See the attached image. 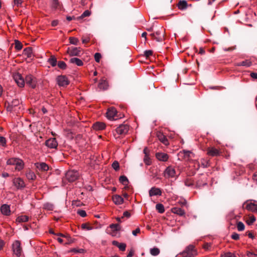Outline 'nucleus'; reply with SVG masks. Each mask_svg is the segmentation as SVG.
<instances>
[{
  "instance_id": "obj_41",
  "label": "nucleus",
  "mask_w": 257,
  "mask_h": 257,
  "mask_svg": "<svg viewBox=\"0 0 257 257\" xmlns=\"http://www.w3.org/2000/svg\"><path fill=\"white\" fill-rule=\"evenodd\" d=\"M60 6V3L58 0H52V7L53 9H56L58 8Z\"/></svg>"
},
{
  "instance_id": "obj_36",
  "label": "nucleus",
  "mask_w": 257,
  "mask_h": 257,
  "mask_svg": "<svg viewBox=\"0 0 257 257\" xmlns=\"http://www.w3.org/2000/svg\"><path fill=\"white\" fill-rule=\"evenodd\" d=\"M160 253V250L157 247H154L153 248H151L150 249V253L154 256H156L158 255Z\"/></svg>"
},
{
  "instance_id": "obj_28",
  "label": "nucleus",
  "mask_w": 257,
  "mask_h": 257,
  "mask_svg": "<svg viewBox=\"0 0 257 257\" xmlns=\"http://www.w3.org/2000/svg\"><path fill=\"white\" fill-rule=\"evenodd\" d=\"M251 64H252V63L250 61H249L248 60H245L241 62L236 63V65L237 66H245V67H248L250 66L251 65Z\"/></svg>"
},
{
  "instance_id": "obj_14",
  "label": "nucleus",
  "mask_w": 257,
  "mask_h": 257,
  "mask_svg": "<svg viewBox=\"0 0 257 257\" xmlns=\"http://www.w3.org/2000/svg\"><path fill=\"white\" fill-rule=\"evenodd\" d=\"M150 35L158 42H162L163 40L164 34L160 31H157L155 33L151 34Z\"/></svg>"
},
{
  "instance_id": "obj_25",
  "label": "nucleus",
  "mask_w": 257,
  "mask_h": 257,
  "mask_svg": "<svg viewBox=\"0 0 257 257\" xmlns=\"http://www.w3.org/2000/svg\"><path fill=\"white\" fill-rule=\"evenodd\" d=\"M69 62L72 64H75L78 66H82L83 63L81 60L78 58H72L70 59Z\"/></svg>"
},
{
  "instance_id": "obj_61",
  "label": "nucleus",
  "mask_w": 257,
  "mask_h": 257,
  "mask_svg": "<svg viewBox=\"0 0 257 257\" xmlns=\"http://www.w3.org/2000/svg\"><path fill=\"white\" fill-rule=\"evenodd\" d=\"M130 216L131 214L128 211H126L123 212L122 218H123V217H126L128 218L130 217Z\"/></svg>"
},
{
  "instance_id": "obj_13",
  "label": "nucleus",
  "mask_w": 257,
  "mask_h": 257,
  "mask_svg": "<svg viewBox=\"0 0 257 257\" xmlns=\"http://www.w3.org/2000/svg\"><path fill=\"white\" fill-rule=\"evenodd\" d=\"M116 110L114 107H111L108 109L106 112V117L109 119H117V118H115L116 115Z\"/></svg>"
},
{
  "instance_id": "obj_39",
  "label": "nucleus",
  "mask_w": 257,
  "mask_h": 257,
  "mask_svg": "<svg viewBox=\"0 0 257 257\" xmlns=\"http://www.w3.org/2000/svg\"><path fill=\"white\" fill-rule=\"evenodd\" d=\"M69 40L70 43L73 45H77L79 42L78 39L75 37H70Z\"/></svg>"
},
{
  "instance_id": "obj_64",
  "label": "nucleus",
  "mask_w": 257,
  "mask_h": 257,
  "mask_svg": "<svg viewBox=\"0 0 257 257\" xmlns=\"http://www.w3.org/2000/svg\"><path fill=\"white\" fill-rule=\"evenodd\" d=\"M247 256L248 257H257V254L253 253L252 252H249L247 253Z\"/></svg>"
},
{
  "instance_id": "obj_4",
  "label": "nucleus",
  "mask_w": 257,
  "mask_h": 257,
  "mask_svg": "<svg viewBox=\"0 0 257 257\" xmlns=\"http://www.w3.org/2000/svg\"><path fill=\"white\" fill-rule=\"evenodd\" d=\"M67 180L69 182H74L79 177V173L77 171L69 170L65 174Z\"/></svg>"
},
{
  "instance_id": "obj_29",
  "label": "nucleus",
  "mask_w": 257,
  "mask_h": 257,
  "mask_svg": "<svg viewBox=\"0 0 257 257\" xmlns=\"http://www.w3.org/2000/svg\"><path fill=\"white\" fill-rule=\"evenodd\" d=\"M16 169L20 171L24 167V163L21 159H18L16 163Z\"/></svg>"
},
{
  "instance_id": "obj_26",
  "label": "nucleus",
  "mask_w": 257,
  "mask_h": 257,
  "mask_svg": "<svg viewBox=\"0 0 257 257\" xmlns=\"http://www.w3.org/2000/svg\"><path fill=\"white\" fill-rule=\"evenodd\" d=\"M178 9L181 10H184L187 8V2L185 0H181L178 4Z\"/></svg>"
},
{
  "instance_id": "obj_43",
  "label": "nucleus",
  "mask_w": 257,
  "mask_h": 257,
  "mask_svg": "<svg viewBox=\"0 0 257 257\" xmlns=\"http://www.w3.org/2000/svg\"><path fill=\"white\" fill-rule=\"evenodd\" d=\"M109 227L114 231H118L120 228L118 224H112L110 225Z\"/></svg>"
},
{
  "instance_id": "obj_8",
  "label": "nucleus",
  "mask_w": 257,
  "mask_h": 257,
  "mask_svg": "<svg viewBox=\"0 0 257 257\" xmlns=\"http://www.w3.org/2000/svg\"><path fill=\"white\" fill-rule=\"evenodd\" d=\"M13 183L17 189H21L25 187L24 181L20 178H14L13 180Z\"/></svg>"
},
{
  "instance_id": "obj_51",
  "label": "nucleus",
  "mask_w": 257,
  "mask_h": 257,
  "mask_svg": "<svg viewBox=\"0 0 257 257\" xmlns=\"http://www.w3.org/2000/svg\"><path fill=\"white\" fill-rule=\"evenodd\" d=\"M77 214L82 217H84L86 216V213L85 211L83 210H78L77 211Z\"/></svg>"
},
{
  "instance_id": "obj_35",
  "label": "nucleus",
  "mask_w": 257,
  "mask_h": 257,
  "mask_svg": "<svg viewBox=\"0 0 257 257\" xmlns=\"http://www.w3.org/2000/svg\"><path fill=\"white\" fill-rule=\"evenodd\" d=\"M119 180L121 183H122L124 185H127L128 183V180L127 177L125 176H121L119 177Z\"/></svg>"
},
{
  "instance_id": "obj_2",
  "label": "nucleus",
  "mask_w": 257,
  "mask_h": 257,
  "mask_svg": "<svg viewBox=\"0 0 257 257\" xmlns=\"http://www.w3.org/2000/svg\"><path fill=\"white\" fill-rule=\"evenodd\" d=\"M20 103V101L19 99H14L11 103L8 104L7 106V110L10 111H14L18 112L20 109L19 106Z\"/></svg>"
},
{
  "instance_id": "obj_56",
  "label": "nucleus",
  "mask_w": 257,
  "mask_h": 257,
  "mask_svg": "<svg viewBox=\"0 0 257 257\" xmlns=\"http://www.w3.org/2000/svg\"><path fill=\"white\" fill-rule=\"evenodd\" d=\"M44 207L46 209L49 210H53V205L51 204H50V203L45 204Z\"/></svg>"
},
{
  "instance_id": "obj_49",
  "label": "nucleus",
  "mask_w": 257,
  "mask_h": 257,
  "mask_svg": "<svg viewBox=\"0 0 257 257\" xmlns=\"http://www.w3.org/2000/svg\"><path fill=\"white\" fill-rule=\"evenodd\" d=\"M0 146L5 147L6 146V139L5 137H0Z\"/></svg>"
},
{
  "instance_id": "obj_59",
  "label": "nucleus",
  "mask_w": 257,
  "mask_h": 257,
  "mask_svg": "<svg viewBox=\"0 0 257 257\" xmlns=\"http://www.w3.org/2000/svg\"><path fill=\"white\" fill-rule=\"evenodd\" d=\"M222 257H235V256L231 252H227L222 255Z\"/></svg>"
},
{
  "instance_id": "obj_24",
  "label": "nucleus",
  "mask_w": 257,
  "mask_h": 257,
  "mask_svg": "<svg viewBox=\"0 0 257 257\" xmlns=\"http://www.w3.org/2000/svg\"><path fill=\"white\" fill-rule=\"evenodd\" d=\"M113 202L116 205L121 204L123 202V199L119 195H115L112 197Z\"/></svg>"
},
{
  "instance_id": "obj_23",
  "label": "nucleus",
  "mask_w": 257,
  "mask_h": 257,
  "mask_svg": "<svg viewBox=\"0 0 257 257\" xmlns=\"http://www.w3.org/2000/svg\"><path fill=\"white\" fill-rule=\"evenodd\" d=\"M171 210L173 213L180 216H183L185 214V211L180 207H173Z\"/></svg>"
},
{
  "instance_id": "obj_30",
  "label": "nucleus",
  "mask_w": 257,
  "mask_h": 257,
  "mask_svg": "<svg viewBox=\"0 0 257 257\" xmlns=\"http://www.w3.org/2000/svg\"><path fill=\"white\" fill-rule=\"evenodd\" d=\"M32 49L30 47L26 48L23 51L24 55L27 56L28 57H31L32 56Z\"/></svg>"
},
{
  "instance_id": "obj_22",
  "label": "nucleus",
  "mask_w": 257,
  "mask_h": 257,
  "mask_svg": "<svg viewBox=\"0 0 257 257\" xmlns=\"http://www.w3.org/2000/svg\"><path fill=\"white\" fill-rule=\"evenodd\" d=\"M98 87L100 89L106 90L108 87L107 81L105 80L101 79L98 83Z\"/></svg>"
},
{
  "instance_id": "obj_54",
  "label": "nucleus",
  "mask_w": 257,
  "mask_h": 257,
  "mask_svg": "<svg viewBox=\"0 0 257 257\" xmlns=\"http://www.w3.org/2000/svg\"><path fill=\"white\" fill-rule=\"evenodd\" d=\"M119 250L121 251H124L126 248V244L124 243H120L118 246Z\"/></svg>"
},
{
  "instance_id": "obj_48",
  "label": "nucleus",
  "mask_w": 257,
  "mask_h": 257,
  "mask_svg": "<svg viewBox=\"0 0 257 257\" xmlns=\"http://www.w3.org/2000/svg\"><path fill=\"white\" fill-rule=\"evenodd\" d=\"M15 48L17 50H20L22 48V44L18 40L15 41Z\"/></svg>"
},
{
  "instance_id": "obj_19",
  "label": "nucleus",
  "mask_w": 257,
  "mask_h": 257,
  "mask_svg": "<svg viewBox=\"0 0 257 257\" xmlns=\"http://www.w3.org/2000/svg\"><path fill=\"white\" fill-rule=\"evenodd\" d=\"M92 127L96 131L102 130L105 128V124L103 122L98 121L93 124Z\"/></svg>"
},
{
  "instance_id": "obj_5",
  "label": "nucleus",
  "mask_w": 257,
  "mask_h": 257,
  "mask_svg": "<svg viewBox=\"0 0 257 257\" xmlns=\"http://www.w3.org/2000/svg\"><path fill=\"white\" fill-rule=\"evenodd\" d=\"M12 248L14 253L18 257L21 254L22 248L21 243L19 240H16L12 245Z\"/></svg>"
},
{
  "instance_id": "obj_20",
  "label": "nucleus",
  "mask_w": 257,
  "mask_h": 257,
  "mask_svg": "<svg viewBox=\"0 0 257 257\" xmlns=\"http://www.w3.org/2000/svg\"><path fill=\"white\" fill-rule=\"evenodd\" d=\"M207 153L208 155L214 157L218 156L220 154V152L218 150L212 147L209 148L207 149Z\"/></svg>"
},
{
  "instance_id": "obj_17",
  "label": "nucleus",
  "mask_w": 257,
  "mask_h": 257,
  "mask_svg": "<svg viewBox=\"0 0 257 257\" xmlns=\"http://www.w3.org/2000/svg\"><path fill=\"white\" fill-rule=\"evenodd\" d=\"M67 53L70 56H78L80 53V48L77 47L68 48Z\"/></svg>"
},
{
  "instance_id": "obj_38",
  "label": "nucleus",
  "mask_w": 257,
  "mask_h": 257,
  "mask_svg": "<svg viewBox=\"0 0 257 257\" xmlns=\"http://www.w3.org/2000/svg\"><path fill=\"white\" fill-rule=\"evenodd\" d=\"M18 159V158H11L7 161V164L9 165H15Z\"/></svg>"
},
{
  "instance_id": "obj_44",
  "label": "nucleus",
  "mask_w": 257,
  "mask_h": 257,
  "mask_svg": "<svg viewBox=\"0 0 257 257\" xmlns=\"http://www.w3.org/2000/svg\"><path fill=\"white\" fill-rule=\"evenodd\" d=\"M244 225L242 222H238L237 224V228L238 231H242L244 229Z\"/></svg>"
},
{
  "instance_id": "obj_33",
  "label": "nucleus",
  "mask_w": 257,
  "mask_h": 257,
  "mask_svg": "<svg viewBox=\"0 0 257 257\" xmlns=\"http://www.w3.org/2000/svg\"><path fill=\"white\" fill-rule=\"evenodd\" d=\"M26 177L28 179L34 180L36 178L35 174L32 171H29L26 173Z\"/></svg>"
},
{
  "instance_id": "obj_32",
  "label": "nucleus",
  "mask_w": 257,
  "mask_h": 257,
  "mask_svg": "<svg viewBox=\"0 0 257 257\" xmlns=\"http://www.w3.org/2000/svg\"><path fill=\"white\" fill-rule=\"evenodd\" d=\"M159 140L164 145H167L168 144V141L166 137L163 134H160L158 136Z\"/></svg>"
},
{
  "instance_id": "obj_40",
  "label": "nucleus",
  "mask_w": 257,
  "mask_h": 257,
  "mask_svg": "<svg viewBox=\"0 0 257 257\" xmlns=\"http://www.w3.org/2000/svg\"><path fill=\"white\" fill-rule=\"evenodd\" d=\"M144 162L147 165H150L151 164V160L150 159V158L149 157V155H145L144 158Z\"/></svg>"
},
{
  "instance_id": "obj_37",
  "label": "nucleus",
  "mask_w": 257,
  "mask_h": 257,
  "mask_svg": "<svg viewBox=\"0 0 257 257\" xmlns=\"http://www.w3.org/2000/svg\"><path fill=\"white\" fill-rule=\"evenodd\" d=\"M48 62L53 67H54L57 65V60L54 57H51L50 58H49L48 59Z\"/></svg>"
},
{
  "instance_id": "obj_9",
  "label": "nucleus",
  "mask_w": 257,
  "mask_h": 257,
  "mask_svg": "<svg viewBox=\"0 0 257 257\" xmlns=\"http://www.w3.org/2000/svg\"><path fill=\"white\" fill-rule=\"evenodd\" d=\"M129 130V126L127 124H120L116 128V132L118 135H125Z\"/></svg>"
},
{
  "instance_id": "obj_7",
  "label": "nucleus",
  "mask_w": 257,
  "mask_h": 257,
  "mask_svg": "<svg viewBox=\"0 0 257 257\" xmlns=\"http://www.w3.org/2000/svg\"><path fill=\"white\" fill-rule=\"evenodd\" d=\"M14 79L18 85L20 87H23L25 85V80L22 76L19 73H16L14 75Z\"/></svg>"
},
{
  "instance_id": "obj_10",
  "label": "nucleus",
  "mask_w": 257,
  "mask_h": 257,
  "mask_svg": "<svg viewBox=\"0 0 257 257\" xmlns=\"http://www.w3.org/2000/svg\"><path fill=\"white\" fill-rule=\"evenodd\" d=\"M25 83L28 85L30 87L34 88L36 86V80L32 75H27L25 80Z\"/></svg>"
},
{
  "instance_id": "obj_45",
  "label": "nucleus",
  "mask_w": 257,
  "mask_h": 257,
  "mask_svg": "<svg viewBox=\"0 0 257 257\" xmlns=\"http://www.w3.org/2000/svg\"><path fill=\"white\" fill-rule=\"evenodd\" d=\"M209 162L208 161L202 159L201 160V165L203 168H206L208 166Z\"/></svg>"
},
{
  "instance_id": "obj_16",
  "label": "nucleus",
  "mask_w": 257,
  "mask_h": 257,
  "mask_svg": "<svg viewBox=\"0 0 257 257\" xmlns=\"http://www.w3.org/2000/svg\"><path fill=\"white\" fill-rule=\"evenodd\" d=\"M245 208L249 211L254 212H257V202H250L247 203L246 205Z\"/></svg>"
},
{
  "instance_id": "obj_46",
  "label": "nucleus",
  "mask_w": 257,
  "mask_h": 257,
  "mask_svg": "<svg viewBox=\"0 0 257 257\" xmlns=\"http://www.w3.org/2000/svg\"><path fill=\"white\" fill-rule=\"evenodd\" d=\"M58 66L61 69H65L66 68V64L63 61H59L58 62Z\"/></svg>"
},
{
  "instance_id": "obj_27",
  "label": "nucleus",
  "mask_w": 257,
  "mask_h": 257,
  "mask_svg": "<svg viewBox=\"0 0 257 257\" xmlns=\"http://www.w3.org/2000/svg\"><path fill=\"white\" fill-rule=\"evenodd\" d=\"M180 154H183L185 158H187L188 159L192 158L194 157V154L190 151H187V150H183L182 151L180 152Z\"/></svg>"
},
{
  "instance_id": "obj_31",
  "label": "nucleus",
  "mask_w": 257,
  "mask_h": 257,
  "mask_svg": "<svg viewBox=\"0 0 257 257\" xmlns=\"http://www.w3.org/2000/svg\"><path fill=\"white\" fill-rule=\"evenodd\" d=\"M29 217L26 215H22L17 217L16 221L19 223L25 222L28 221Z\"/></svg>"
},
{
  "instance_id": "obj_53",
  "label": "nucleus",
  "mask_w": 257,
  "mask_h": 257,
  "mask_svg": "<svg viewBox=\"0 0 257 257\" xmlns=\"http://www.w3.org/2000/svg\"><path fill=\"white\" fill-rule=\"evenodd\" d=\"M203 248L205 250H210L212 248V244L211 243H205L203 245Z\"/></svg>"
},
{
  "instance_id": "obj_55",
  "label": "nucleus",
  "mask_w": 257,
  "mask_h": 257,
  "mask_svg": "<svg viewBox=\"0 0 257 257\" xmlns=\"http://www.w3.org/2000/svg\"><path fill=\"white\" fill-rule=\"evenodd\" d=\"M91 13L88 10L85 11L83 14L81 15V18H84L86 17H88L90 15Z\"/></svg>"
},
{
  "instance_id": "obj_63",
  "label": "nucleus",
  "mask_w": 257,
  "mask_h": 257,
  "mask_svg": "<svg viewBox=\"0 0 257 257\" xmlns=\"http://www.w3.org/2000/svg\"><path fill=\"white\" fill-rule=\"evenodd\" d=\"M250 76L253 79H257V73H254V72L251 73Z\"/></svg>"
},
{
  "instance_id": "obj_34",
  "label": "nucleus",
  "mask_w": 257,
  "mask_h": 257,
  "mask_svg": "<svg viewBox=\"0 0 257 257\" xmlns=\"http://www.w3.org/2000/svg\"><path fill=\"white\" fill-rule=\"evenodd\" d=\"M157 210L160 213H163L165 211L164 206L162 204L158 203L156 205Z\"/></svg>"
},
{
  "instance_id": "obj_57",
  "label": "nucleus",
  "mask_w": 257,
  "mask_h": 257,
  "mask_svg": "<svg viewBox=\"0 0 257 257\" xmlns=\"http://www.w3.org/2000/svg\"><path fill=\"white\" fill-rule=\"evenodd\" d=\"M231 238L234 240H238L239 238V235L238 233L234 232L231 234Z\"/></svg>"
},
{
  "instance_id": "obj_15",
  "label": "nucleus",
  "mask_w": 257,
  "mask_h": 257,
  "mask_svg": "<svg viewBox=\"0 0 257 257\" xmlns=\"http://www.w3.org/2000/svg\"><path fill=\"white\" fill-rule=\"evenodd\" d=\"M150 197L154 196H161L162 195V191L161 189L155 187H152L149 192Z\"/></svg>"
},
{
  "instance_id": "obj_11",
  "label": "nucleus",
  "mask_w": 257,
  "mask_h": 257,
  "mask_svg": "<svg viewBox=\"0 0 257 257\" xmlns=\"http://www.w3.org/2000/svg\"><path fill=\"white\" fill-rule=\"evenodd\" d=\"M45 145L50 149H56L58 146V143L55 138H50L46 141Z\"/></svg>"
},
{
  "instance_id": "obj_21",
  "label": "nucleus",
  "mask_w": 257,
  "mask_h": 257,
  "mask_svg": "<svg viewBox=\"0 0 257 257\" xmlns=\"http://www.w3.org/2000/svg\"><path fill=\"white\" fill-rule=\"evenodd\" d=\"M1 211L3 214L9 215L10 214V207L7 204H3L1 208Z\"/></svg>"
},
{
  "instance_id": "obj_50",
  "label": "nucleus",
  "mask_w": 257,
  "mask_h": 257,
  "mask_svg": "<svg viewBox=\"0 0 257 257\" xmlns=\"http://www.w3.org/2000/svg\"><path fill=\"white\" fill-rule=\"evenodd\" d=\"M255 221V218L254 216H251L249 217V218L246 221V223L248 225H251Z\"/></svg>"
},
{
  "instance_id": "obj_47",
  "label": "nucleus",
  "mask_w": 257,
  "mask_h": 257,
  "mask_svg": "<svg viewBox=\"0 0 257 257\" xmlns=\"http://www.w3.org/2000/svg\"><path fill=\"white\" fill-rule=\"evenodd\" d=\"M81 228L83 229H85V230H92L93 229L92 227L89 226L88 224H87V223H83V224H81Z\"/></svg>"
},
{
  "instance_id": "obj_62",
  "label": "nucleus",
  "mask_w": 257,
  "mask_h": 257,
  "mask_svg": "<svg viewBox=\"0 0 257 257\" xmlns=\"http://www.w3.org/2000/svg\"><path fill=\"white\" fill-rule=\"evenodd\" d=\"M134 253V250L133 249H131L127 255V257H132Z\"/></svg>"
},
{
  "instance_id": "obj_1",
  "label": "nucleus",
  "mask_w": 257,
  "mask_h": 257,
  "mask_svg": "<svg viewBox=\"0 0 257 257\" xmlns=\"http://www.w3.org/2000/svg\"><path fill=\"white\" fill-rule=\"evenodd\" d=\"M183 257H194L197 255V251L193 245H188L182 252Z\"/></svg>"
},
{
  "instance_id": "obj_12",
  "label": "nucleus",
  "mask_w": 257,
  "mask_h": 257,
  "mask_svg": "<svg viewBox=\"0 0 257 257\" xmlns=\"http://www.w3.org/2000/svg\"><path fill=\"white\" fill-rule=\"evenodd\" d=\"M36 168L41 171H47L49 170V166L44 162H37L34 164Z\"/></svg>"
},
{
  "instance_id": "obj_60",
  "label": "nucleus",
  "mask_w": 257,
  "mask_h": 257,
  "mask_svg": "<svg viewBox=\"0 0 257 257\" xmlns=\"http://www.w3.org/2000/svg\"><path fill=\"white\" fill-rule=\"evenodd\" d=\"M140 229L139 228H137V229L133 231L132 233L134 236H136L138 233H140Z\"/></svg>"
},
{
  "instance_id": "obj_3",
  "label": "nucleus",
  "mask_w": 257,
  "mask_h": 257,
  "mask_svg": "<svg viewBox=\"0 0 257 257\" xmlns=\"http://www.w3.org/2000/svg\"><path fill=\"white\" fill-rule=\"evenodd\" d=\"M164 177L167 178H174L176 179L178 177L175 169L172 166H168L165 170Z\"/></svg>"
},
{
  "instance_id": "obj_58",
  "label": "nucleus",
  "mask_w": 257,
  "mask_h": 257,
  "mask_svg": "<svg viewBox=\"0 0 257 257\" xmlns=\"http://www.w3.org/2000/svg\"><path fill=\"white\" fill-rule=\"evenodd\" d=\"M144 54L146 57H149L153 54V51L152 50H146L144 52Z\"/></svg>"
},
{
  "instance_id": "obj_6",
  "label": "nucleus",
  "mask_w": 257,
  "mask_h": 257,
  "mask_svg": "<svg viewBox=\"0 0 257 257\" xmlns=\"http://www.w3.org/2000/svg\"><path fill=\"white\" fill-rule=\"evenodd\" d=\"M56 80L57 84L60 86L65 87L68 85L69 83V81L67 77L64 75L58 76L56 78Z\"/></svg>"
},
{
  "instance_id": "obj_18",
  "label": "nucleus",
  "mask_w": 257,
  "mask_h": 257,
  "mask_svg": "<svg viewBox=\"0 0 257 257\" xmlns=\"http://www.w3.org/2000/svg\"><path fill=\"white\" fill-rule=\"evenodd\" d=\"M156 157L158 160L163 162H166L169 159V156L164 153H157Z\"/></svg>"
},
{
  "instance_id": "obj_52",
  "label": "nucleus",
  "mask_w": 257,
  "mask_h": 257,
  "mask_svg": "<svg viewBox=\"0 0 257 257\" xmlns=\"http://www.w3.org/2000/svg\"><path fill=\"white\" fill-rule=\"evenodd\" d=\"M101 57V55L99 53H96L94 54V59L96 62H99L100 61V59Z\"/></svg>"
},
{
  "instance_id": "obj_42",
  "label": "nucleus",
  "mask_w": 257,
  "mask_h": 257,
  "mask_svg": "<svg viewBox=\"0 0 257 257\" xmlns=\"http://www.w3.org/2000/svg\"><path fill=\"white\" fill-rule=\"evenodd\" d=\"M112 167L115 171H118L119 169V164L118 161H114L112 164Z\"/></svg>"
}]
</instances>
